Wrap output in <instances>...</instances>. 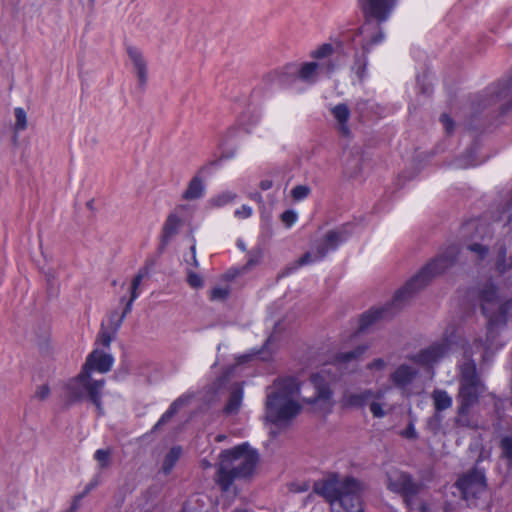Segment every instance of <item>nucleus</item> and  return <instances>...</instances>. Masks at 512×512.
I'll use <instances>...</instances> for the list:
<instances>
[{
  "mask_svg": "<svg viewBox=\"0 0 512 512\" xmlns=\"http://www.w3.org/2000/svg\"><path fill=\"white\" fill-rule=\"evenodd\" d=\"M459 256L457 245H449L426 263L413 277L399 288L393 299L380 307H371L359 317V332L367 331L380 320L391 319L417 292L424 289L435 277L454 266Z\"/></svg>",
  "mask_w": 512,
  "mask_h": 512,
  "instance_id": "obj_1",
  "label": "nucleus"
},
{
  "mask_svg": "<svg viewBox=\"0 0 512 512\" xmlns=\"http://www.w3.org/2000/svg\"><path fill=\"white\" fill-rule=\"evenodd\" d=\"M512 108V76L487 86L471 101V110L465 121L467 130L484 132L494 125L496 118Z\"/></svg>",
  "mask_w": 512,
  "mask_h": 512,
  "instance_id": "obj_2",
  "label": "nucleus"
},
{
  "mask_svg": "<svg viewBox=\"0 0 512 512\" xmlns=\"http://www.w3.org/2000/svg\"><path fill=\"white\" fill-rule=\"evenodd\" d=\"M468 295L487 320L486 348H497V338L506 329L512 312V297L502 299L499 286L492 278L471 288Z\"/></svg>",
  "mask_w": 512,
  "mask_h": 512,
  "instance_id": "obj_3",
  "label": "nucleus"
},
{
  "mask_svg": "<svg viewBox=\"0 0 512 512\" xmlns=\"http://www.w3.org/2000/svg\"><path fill=\"white\" fill-rule=\"evenodd\" d=\"M486 392V385L481 380L474 361L466 362L461 366L459 387L456 395V415L453 425L459 429L477 430L478 419L474 415V408L479 404Z\"/></svg>",
  "mask_w": 512,
  "mask_h": 512,
  "instance_id": "obj_4",
  "label": "nucleus"
},
{
  "mask_svg": "<svg viewBox=\"0 0 512 512\" xmlns=\"http://www.w3.org/2000/svg\"><path fill=\"white\" fill-rule=\"evenodd\" d=\"M258 462V451L248 443L223 450L219 455L215 481L223 492H228L235 480L250 478Z\"/></svg>",
  "mask_w": 512,
  "mask_h": 512,
  "instance_id": "obj_5",
  "label": "nucleus"
},
{
  "mask_svg": "<svg viewBox=\"0 0 512 512\" xmlns=\"http://www.w3.org/2000/svg\"><path fill=\"white\" fill-rule=\"evenodd\" d=\"M364 484L353 476L339 478L338 473H331L328 478L316 481L313 491L322 496L331 505L339 504L346 512H364L362 493Z\"/></svg>",
  "mask_w": 512,
  "mask_h": 512,
  "instance_id": "obj_6",
  "label": "nucleus"
},
{
  "mask_svg": "<svg viewBox=\"0 0 512 512\" xmlns=\"http://www.w3.org/2000/svg\"><path fill=\"white\" fill-rule=\"evenodd\" d=\"M423 488L424 484L416 481L412 474L406 471H399L395 477H389L387 482V489L401 496L407 509H418L420 512H428V506L425 502H422L416 508V497Z\"/></svg>",
  "mask_w": 512,
  "mask_h": 512,
  "instance_id": "obj_7",
  "label": "nucleus"
},
{
  "mask_svg": "<svg viewBox=\"0 0 512 512\" xmlns=\"http://www.w3.org/2000/svg\"><path fill=\"white\" fill-rule=\"evenodd\" d=\"M358 6L364 16L365 23L360 32H368L370 28L377 32L382 29L381 24L386 22L397 5V0H358Z\"/></svg>",
  "mask_w": 512,
  "mask_h": 512,
  "instance_id": "obj_8",
  "label": "nucleus"
},
{
  "mask_svg": "<svg viewBox=\"0 0 512 512\" xmlns=\"http://www.w3.org/2000/svg\"><path fill=\"white\" fill-rule=\"evenodd\" d=\"M454 485L468 506L475 505L487 488L485 472L478 467H473L459 476Z\"/></svg>",
  "mask_w": 512,
  "mask_h": 512,
  "instance_id": "obj_9",
  "label": "nucleus"
},
{
  "mask_svg": "<svg viewBox=\"0 0 512 512\" xmlns=\"http://www.w3.org/2000/svg\"><path fill=\"white\" fill-rule=\"evenodd\" d=\"M302 410L295 400H282L277 396H267L265 419L276 426L288 425Z\"/></svg>",
  "mask_w": 512,
  "mask_h": 512,
  "instance_id": "obj_10",
  "label": "nucleus"
},
{
  "mask_svg": "<svg viewBox=\"0 0 512 512\" xmlns=\"http://www.w3.org/2000/svg\"><path fill=\"white\" fill-rule=\"evenodd\" d=\"M384 39L385 33L382 29H379L377 32L365 35L361 41V49H355L351 71L356 75L360 83H363L368 76V55L372 51V48L381 44Z\"/></svg>",
  "mask_w": 512,
  "mask_h": 512,
  "instance_id": "obj_11",
  "label": "nucleus"
},
{
  "mask_svg": "<svg viewBox=\"0 0 512 512\" xmlns=\"http://www.w3.org/2000/svg\"><path fill=\"white\" fill-rule=\"evenodd\" d=\"M451 347V339L445 336L440 341H436L410 356L409 359L421 367L432 368L434 364L440 362L449 353Z\"/></svg>",
  "mask_w": 512,
  "mask_h": 512,
  "instance_id": "obj_12",
  "label": "nucleus"
},
{
  "mask_svg": "<svg viewBox=\"0 0 512 512\" xmlns=\"http://www.w3.org/2000/svg\"><path fill=\"white\" fill-rule=\"evenodd\" d=\"M353 224L346 223L337 229L329 230L321 243L317 245L319 258H325L330 251H335L346 242L353 233Z\"/></svg>",
  "mask_w": 512,
  "mask_h": 512,
  "instance_id": "obj_13",
  "label": "nucleus"
},
{
  "mask_svg": "<svg viewBox=\"0 0 512 512\" xmlns=\"http://www.w3.org/2000/svg\"><path fill=\"white\" fill-rule=\"evenodd\" d=\"M113 363L114 358L111 354L95 349L87 356L80 371V378H89L93 371L107 373L111 370Z\"/></svg>",
  "mask_w": 512,
  "mask_h": 512,
  "instance_id": "obj_14",
  "label": "nucleus"
},
{
  "mask_svg": "<svg viewBox=\"0 0 512 512\" xmlns=\"http://www.w3.org/2000/svg\"><path fill=\"white\" fill-rule=\"evenodd\" d=\"M310 382L315 388L313 397L307 399V403L314 405L318 402H329L332 399L333 391L329 382L321 373H314L310 377Z\"/></svg>",
  "mask_w": 512,
  "mask_h": 512,
  "instance_id": "obj_15",
  "label": "nucleus"
},
{
  "mask_svg": "<svg viewBox=\"0 0 512 512\" xmlns=\"http://www.w3.org/2000/svg\"><path fill=\"white\" fill-rule=\"evenodd\" d=\"M275 390L267 396H277L282 400H294L293 397L299 392V383L295 377H286L274 381Z\"/></svg>",
  "mask_w": 512,
  "mask_h": 512,
  "instance_id": "obj_16",
  "label": "nucleus"
},
{
  "mask_svg": "<svg viewBox=\"0 0 512 512\" xmlns=\"http://www.w3.org/2000/svg\"><path fill=\"white\" fill-rule=\"evenodd\" d=\"M181 220L175 213L168 215L161 231V239L158 247L159 253H163L171 239L178 233Z\"/></svg>",
  "mask_w": 512,
  "mask_h": 512,
  "instance_id": "obj_17",
  "label": "nucleus"
},
{
  "mask_svg": "<svg viewBox=\"0 0 512 512\" xmlns=\"http://www.w3.org/2000/svg\"><path fill=\"white\" fill-rule=\"evenodd\" d=\"M320 64L317 62H305L300 67L294 63L288 64L290 75H298L303 82L313 84L317 80V71Z\"/></svg>",
  "mask_w": 512,
  "mask_h": 512,
  "instance_id": "obj_18",
  "label": "nucleus"
},
{
  "mask_svg": "<svg viewBox=\"0 0 512 512\" xmlns=\"http://www.w3.org/2000/svg\"><path fill=\"white\" fill-rule=\"evenodd\" d=\"M417 376V371L407 364L399 365L390 375V381L395 387L404 389L408 387Z\"/></svg>",
  "mask_w": 512,
  "mask_h": 512,
  "instance_id": "obj_19",
  "label": "nucleus"
},
{
  "mask_svg": "<svg viewBox=\"0 0 512 512\" xmlns=\"http://www.w3.org/2000/svg\"><path fill=\"white\" fill-rule=\"evenodd\" d=\"M127 54L136 69L139 84L145 86L147 83V63L142 52L136 47L129 46L127 48Z\"/></svg>",
  "mask_w": 512,
  "mask_h": 512,
  "instance_id": "obj_20",
  "label": "nucleus"
},
{
  "mask_svg": "<svg viewBox=\"0 0 512 512\" xmlns=\"http://www.w3.org/2000/svg\"><path fill=\"white\" fill-rule=\"evenodd\" d=\"M361 34H365V32H360V28L354 31H347L340 35L339 38H337L334 42V54H337L338 56L347 57L348 56V47L351 46L354 42L356 37H358Z\"/></svg>",
  "mask_w": 512,
  "mask_h": 512,
  "instance_id": "obj_21",
  "label": "nucleus"
},
{
  "mask_svg": "<svg viewBox=\"0 0 512 512\" xmlns=\"http://www.w3.org/2000/svg\"><path fill=\"white\" fill-rule=\"evenodd\" d=\"M375 397L371 389H366L360 393H351L344 397L343 405L351 408H363Z\"/></svg>",
  "mask_w": 512,
  "mask_h": 512,
  "instance_id": "obj_22",
  "label": "nucleus"
},
{
  "mask_svg": "<svg viewBox=\"0 0 512 512\" xmlns=\"http://www.w3.org/2000/svg\"><path fill=\"white\" fill-rule=\"evenodd\" d=\"M66 396L69 403H76L83 399L85 388L79 374L70 379L65 386Z\"/></svg>",
  "mask_w": 512,
  "mask_h": 512,
  "instance_id": "obj_23",
  "label": "nucleus"
},
{
  "mask_svg": "<svg viewBox=\"0 0 512 512\" xmlns=\"http://www.w3.org/2000/svg\"><path fill=\"white\" fill-rule=\"evenodd\" d=\"M331 112L339 123V130L342 135L348 136L350 134V129L347 125L350 117L349 107L345 103H339L332 108Z\"/></svg>",
  "mask_w": 512,
  "mask_h": 512,
  "instance_id": "obj_24",
  "label": "nucleus"
},
{
  "mask_svg": "<svg viewBox=\"0 0 512 512\" xmlns=\"http://www.w3.org/2000/svg\"><path fill=\"white\" fill-rule=\"evenodd\" d=\"M185 403L186 399L184 398V396H180L176 400H174L170 404L169 408L161 415L160 419L152 427L151 433L158 431L164 424L169 422Z\"/></svg>",
  "mask_w": 512,
  "mask_h": 512,
  "instance_id": "obj_25",
  "label": "nucleus"
},
{
  "mask_svg": "<svg viewBox=\"0 0 512 512\" xmlns=\"http://www.w3.org/2000/svg\"><path fill=\"white\" fill-rule=\"evenodd\" d=\"M477 151L478 143L477 141H473L472 144L465 150V152L456 159L455 165L458 168H468L478 165L476 157Z\"/></svg>",
  "mask_w": 512,
  "mask_h": 512,
  "instance_id": "obj_26",
  "label": "nucleus"
},
{
  "mask_svg": "<svg viewBox=\"0 0 512 512\" xmlns=\"http://www.w3.org/2000/svg\"><path fill=\"white\" fill-rule=\"evenodd\" d=\"M242 400H243V389L240 387L234 388L229 394L227 403L223 408V413L225 415L237 414L240 410Z\"/></svg>",
  "mask_w": 512,
  "mask_h": 512,
  "instance_id": "obj_27",
  "label": "nucleus"
},
{
  "mask_svg": "<svg viewBox=\"0 0 512 512\" xmlns=\"http://www.w3.org/2000/svg\"><path fill=\"white\" fill-rule=\"evenodd\" d=\"M432 400L434 411L442 413L443 411L451 408L453 400L452 397L448 394L446 390L443 389H435L432 392Z\"/></svg>",
  "mask_w": 512,
  "mask_h": 512,
  "instance_id": "obj_28",
  "label": "nucleus"
},
{
  "mask_svg": "<svg viewBox=\"0 0 512 512\" xmlns=\"http://www.w3.org/2000/svg\"><path fill=\"white\" fill-rule=\"evenodd\" d=\"M204 190L203 180L199 176H194L183 192L182 198L189 201L199 199L203 196Z\"/></svg>",
  "mask_w": 512,
  "mask_h": 512,
  "instance_id": "obj_29",
  "label": "nucleus"
},
{
  "mask_svg": "<svg viewBox=\"0 0 512 512\" xmlns=\"http://www.w3.org/2000/svg\"><path fill=\"white\" fill-rule=\"evenodd\" d=\"M512 268V257H507V248L505 244L500 245L497 252L495 269L500 274H505Z\"/></svg>",
  "mask_w": 512,
  "mask_h": 512,
  "instance_id": "obj_30",
  "label": "nucleus"
},
{
  "mask_svg": "<svg viewBox=\"0 0 512 512\" xmlns=\"http://www.w3.org/2000/svg\"><path fill=\"white\" fill-rule=\"evenodd\" d=\"M181 454L182 448L180 446H173L167 452L162 462V472L165 475H168L172 471V469L180 459Z\"/></svg>",
  "mask_w": 512,
  "mask_h": 512,
  "instance_id": "obj_31",
  "label": "nucleus"
},
{
  "mask_svg": "<svg viewBox=\"0 0 512 512\" xmlns=\"http://www.w3.org/2000/svg\"><path fill=\"white\" fill-rule=\"evenodd\" d=\"M367 349L368 347L366 345H358L350 351L337 353L335 355V361L341 364H346L353 360H358L363 356Z\"/></svg>",
  "mask_w": 512,
  "mask_h": 512,
  "instance_id": "obj_32",
  "label": "nucleus"
},
{
  "mask_svg": "<svg viewBox=\"0 0 512 512\" xmlns=\"http://www.w3.org/2000/svg\"><path fill=\"white\" fill-rule=\"evenodd\" d=\"M136 299L137 298H133V295L130 294V298L126 302L125 307L123 309V312L120 314V316L118 317V319L115 322H114V316H117V311H113L110 314L109 321H110L111 329H113V333L114 334H116L118 332V330L120 329V327H121L125 317L127 316V314H129L131 312L132 306H133V302Z\"/></svg>",
  "mask_w": 512,
  "mask_h": 512,
  "instance_id": "obj_33",
  "label": "nucleus"
},
{
  "mask_svg": "<svg viewBox=\"0 0 512 512\" xmlns=\"http://www.w3.org/2000/svg\"><path fill=\"white\" fill-rule=\"evenodd\" d=\"M88 400L95 405L97 416L101 417L104 415V408L102 403V392L94 389L89 384H83Z\"/></svg>",
  "mask_w": 512,
  "mask_h": 512,
  "instance_id": "obj_34",
  "label": "nucleus"
},
{
  "mask_svg": "<svg viewBox=\"0 0 512 512\" xmlns=\"http://www.w3.org/2000/svg\"><path fill=\"white\" fill-rule=\"evenodd\" d=\"M499 448L501 457L507 461L509 467H512V434L505 435L500 439Z\"/></svg>",
  "mask_w": 512,
  "mask_h": 512,
  "instance_id": "obj_35",
  "label": "nucleus"
},
{
  "mask_svg": "<svg viewBox=\"0 0 512 512\" xmlns=\"http://www.w3.org/2000/svg\"><path fill=\"white\" fill-rule=\"evenodd\" d=\"M237 195L231 191H225L218 195L213 196L209 200V204L212 207L220 208L229 203H232L236 199Z\"/></svg>",
  "mask_w": 512,
  "mask_h": 512,
  "instance_id": "obj_36",
  "label": "nucleus"
},
{
  "mask_svg": "<svg viewBox=\"0 0 512 512\" xmlns=\"http://www.w3.org/2000/svg\"><path fill=\"white\" fill-rule=\"evenodd\" d=\"M443 419L444 416L442 413L434 411V413L426 420V429L433 435L439 434L442 429Z\"/></svg>",
  "mask_w": 512,
  "mask_h": 512,
  "instance_id": "obj_37",
  "label": "nucleus"
},
{
  "mask_svg": "<svg viewBox=\"0 0 512 512\" xmlns=\"http://www.w3.org/2000/svg\"><path fill=\"white\" fill-rule=\"evenodd\" d=\"M324 258H319V253L316 250V252L313 254L311 252H305L295 263L292 267L289 268L290 272H293L297 270L299 267L309 265L315 262H319L323 260Z\"/></svg>",
  "mask_w": 512,
  "mask_h": 512,
  "instance_id": "obj_38",
  "label": "nucleus"
},
{
  "mask_svg": "<svg viewBox=\"0 0 512 512\" xmlns=\"http://www.w3.org/2000/svg\"><path fill=\"white\" fill-rule=\"evenodd\" d=\"M263 257V251L261 248L257 247L254 248L247 253V262L243 266L242 270L248 271L254 266L258 265Z\"/></svg>",
  "mask_w": 512,
  "mask_h": 512,
  "instance_id": "obj_39",
  "label": "nucleus"
},
{
  "mask_svg": "<svg viewBox=\"0 0 512 512\" xmlns=\"http://www.w3.org/2000/svg\"><path fill=\"white\" fill-rule=\"evenodd\" d=\"M288 64L285 65L280 71H276L275 75L277 77V81L281 86H288L294 83L297 79H299L298 75H290L288 73Z\"/></svg>",
  "mask_w": 512,
  "mask_h": 512,
  "instance_id": "obj_40",
  "label": "nucleus"
},
{
  "mask_svg": "<svg viewBox=\"0 0 512 512\" xmlns=\"http://www.w3.org/2000/svg\"><path fill=\"white\" fill-rule=\"evenodd\" d=\"M334 45L332 43H324L317 49L313 50L310 56L314 59H324L334 54Z\"/></svg>",
  "mask_w": 512,
  "mask_h": 512,
  "instance_id": "obj_41",
  "label": "nucleus"
},
{
  "mask_svg": "<svg viewBox=\"0 0 512 512\" xmlns=\"http://www.w3.org/2000/svg\"><path fill=\"white\" fill-rule=\"evenodd\" d=\"M147 274H148V268L144 267V268H141L138 271V273L133 277L132 282H131V289H130V294L133 295V298H138L139 297L138 288H139L143 278Z\"/></svg>",
  "mask_w": 512,
  "mask_h": 512,
  "instance_id": "obj_42",
  "label": "nucleus"
},
{
  "mask_svg": "<svg viewBox=\"0 0 512 512\" xmlns=\"http://www.w3.org/2000/svg\"><path fill=\"white\" fill-rule=\"evenodd\" d=\"M311 193V188L307 185H296L291 190V197L295 201L306 199Z\"/></svg>",
  "mask_w": 512,
  "mask_h": 512,
  "instance_id": "obj_43",
  "label": "nucleus"
},
{
  "mask_svg": "<svg viewBox=\"0 0 512 512\" xmlns=\"http://www.w3.org/2000/svg\"><path fill=\"white\" fill-rule=\"evenodd\" d=\"M111 451L110 449H98L94 453V459L98 462L101 469L109 466Z\"/></svg>",
  "mask_w": 512,
  "mask_h": 512,
  "instance_id": "obj_44",
  "label": "nucleus"
},
{
  "mask_svg": "<svg viewBox=\"0 0 512 512\" xmlns=\"http://www.w3.org/2000/svg\"><path fill=\"white\" fill-rule=\"evenodd\" d=\"M14 114L16 119L15 129L17 131L25 130L27 128V114L25 110L21 107H17L14 110Z\"/></svg>",
  "mask_w": 512,
  "mask_h": 512,
  "instance_id": "obj_45",
  "label": "nucleus"
},
{
  "mask_svg": "<svg viewBox=\"0 0 512 512\" xmlns=\"http://www.w3.org/2000/svg\"><path fill=\"white\" fill-rule=\"evenodd\" d=\"M186 281L188 285L193 289H200L204 286L203 278L192 270H187Z\"/></svg>",
  "mask_w": 512,
  "mask_h": 512,
  "instance_id": "obj_46",
  "label": "nucleus"
},
{
  "mask_svg": "<svg viewBox=\"0 0 512 512\" xmlns=\"http://www.w3.org/2000/svg\"><path fill=\"white\" fill-rule=\"evenodd\" d=\"M280 219L287 228H290L297 221L298 215L293 209H288L281 214Z\"/></svg>",
  "mask_w": 512,
  "mask_h": 512,
  "instance_id": "obj_47",
  "label": "nucleus"
},
{
  "mask_svg": "<svg viewBox=\"0 0 512 512\" xmlns=\"http://www.w3.org/2000/svg\"><path fill=\"white\" fill-rule=\"evenodd\" d=\"M467 248L470 251L476 253L480 260L485 259V257L487 256V254L489 252L488 246L483 245L481 243H471V244L468 245Z\"/></svg>",
  "mask_w": 512,
  "mask_h": 512,
  "instance_id": "obj_48",
  "label": "nucleus"
},
{
  "mask_svg": "<svg viewBox=\"0 0 512 512\" xmlns=\"http://www.w3.org/2000/svg\"><path fill=\"white\" fill-rule=\"evenodd\" d=\"M229 296V289L222 287H214L210 292V300H225Z\"/></svg>",
  "mask_w": 512,
  "mask_h": 512,
  "instance_id": "obj_49",
  "label": "nucleus"
},
{
  "mask_svg": "<svg viewBox=\"0 0 512 512\" xmlns=\"http://www.w3.org/2000/svg\"><path fill=\"white\" fill-rule=\"evenodd\" d=\"M440 122L442 123L446 134L451 135L454 132L455 122L447 113L441 114Z\"/></svg>",
  "mask_w": 512,
  "mask_h": 512,
  "instance_id": "obj_50",
  "label": "nucleus"
},
{
  "mask_svg": "<svg viewBox=\"0 0 512 512\" xmlns=\"http://www.w3.org/2000/svg\"><path fill=\"white\" fill-rule=\"evenodd\" d=\"M114 335L115 334L113 332L110 333L109 331L105 330L104 327L102 326L98 334L97 341L100 342L104 347H109Z\"/></svg>",
  "mask_w": 512,
  "mask_h": 512,
  "instance_id": "obj_51",
  "label": "nucleus"
},
{
  "mask_svg": "<svg viewBox=\"0 0 512 512\" xmlns=\"http://www.w3.org/2000/svg\"><path fill=\"white\" fill-rule=\"evenodd\" d=\"M369 408L375 418H383L386 415L382 405L378 402H371Z\"/></svg>",
  "mask_w": 512,
  "mask_h": 512,
  "instance_id": "obj_52",
  "label": "nucleus"
},
{
  "mask_svg": "<svg viewBox=\"0 0 512 512\" xmlns=\"http://www.w3.org/2000/svg\"><path fill=\"white\" fill-rule=\"evenodd\" d=\"M252 208L246 204H243L240 208L234 212L235 217L240 219L249 218L252 215Z\"/></svg>",
  "mask_w": 512,
  "mask_h": 512,
  "instance_id": "obj_53",
  "label": "nucleus"
},
{
  "mask_svg": "<svg viewBox=\"0 0 512 512\" xmlns=\"http://www.w3.org/2000/svg\"><path fill=\"white\" fill-rule=\"evenodd\" d=\"M79 379L81 380L80 377H79ZM82 382H83V384H89L94 389L99 390L100 392H102V389H103V387L105 385V380L104 379L94 380V379L91 378V375H89V378H87V379H82Z\"/></svg>",
  "mask_w": 512,
  "mask_h": 512,
  "instance_id": "obj_54",
  "label": "nucleus"
},
{
  "mask_svg": "<svg viewBox=\"0 0 512 512\" xmlns=\"http://www.w3.org/2000/svg\"><path fill=\"white\" fill-rule=\"evenodd\" d=\"M401 435L407 439H417L418 434L413 423H409L407 427L401 432Z\"/></svg>",
  "mask_w": 512,
  "mask_h": 512,
  "instance_id": "obj_55",
  "label": "nucleus"
},
{
  "mask_svg": "<svg viewBox=\"0 0 512 512\" xmlns=\"http://www.w3.org/2000/svg\"><path fill=\"white\" fill-rule=\"evenodd\" d=\"M49 395H50V387L48 384H43V385L39 386L35 393V396L39 400H45L46 398H48Z\"/></svg>",
  "mask_w": 512,
  "mask_h": 512,
  "instance_id": "obj_56",
  "label": "nucleus"
},
{
  "mask_svg": "<svg viewBox=\"0 0 512 512\" xmlns=\"http://www.w3.org/2000/svg\"><path fill=\"white\" fill-rule=\"evenodd\" d=\"M85 496L81 493L74 496L73 501L70 505V507L67 509V512H77V510L80 507V502Z\"/></svg>",
  "mask_w": 512,
  "mask_h": 512,
  "instance_id": "obj_57",
  "label": "nucleus"
},
{
  "mask_svg": "<svg viewBox=\"0 0 512 512\" xmlns=\"http://www.w3.org/2000/svg\"><path fill=\"white\" fill-rule=\"evenodd\" d=\"M512 208V189H511V199L510 201L505 205L504 209H503V215L506 216V223L505 224H510L512 222V215L510 213V210Z\"/></svg>",
  "mask_w": 512,
  "mask_h": 512,
  "instance_id": "obj_58",
  "label": "nucleus"
},
{
  "mask_svg": "<svg viewBox=\"0 0 512 512\" xmlns=\"http://www.w3.org/2000/svg\"><path fill=\"white\" fill-rule=\"evenodd\" d=\"M386 366L385 361L382 358H376L368 364L369 369L382 370Z\"/></svg>",
  "mask_w": 512,
  "mask_h": 512,
  "instance_id": "obj_59",
  "label": "nucleus"
},
{
  "mask_svg": "<svg viewBox=\"0 0 512 512\" xmlns=\"http://www.w3.org/2000/svg\"><path fill=\"white\" fill-rule=\"evenodd\" d=\"M480 226H481V225L479 224V222H478V221H476V220H470V221H468V222H466V223L464 224L463 229H464L465 231H469V230H471V229H475V230L478 232V230H479V227H480Z\"/></svg>",
  "mask_w": 512,
  "mask_h": 512,
  "instance_id": "obj_60",
  "label": "nucleus"
},
{
  "mask_svg": "<svg viewBox=\"0 0 512 512\" xmlns=\"http://www.w3.org/2000/svg\"><path fill=\"white\" fill-rule=\"evenodd\" d=\"M97 485H98V482L96 480L89 482L85 486V488L81 492V494L84 495V496L88 495L90 493V491H92L93 489H95L97 487Z\"/></svg>",
  "mask_w": 512,
  "mask_h": 512,
  "instance_id": "obj_61",
  "label": "nucleus"
},
{
  "mask_svg": "<svg viewBox=\"0 0 512 512\" xmlns=\"http://www.w3.org/2000/svg\"><path fill=\"white\" fill-rule=\"evenodd\" d=\"M259 186L263 191L269 190L273 186V181L269 179H264L260 182Z\"/></svg>",
  "mask_w": 512,
  "mask_h": 512,
  "instance_id": "obj_62",
  "label": "nucleus"
},
{
  "mask_svg": "<svg viewBox=\"0 0 512 512\" xmlns=\"http://www.w3.org/2000/svg\"><path fill=\"white\" fill-rule=\"evenodd\" d=\"M190 250H191V254H192V255H191V260H192V263H191V264H192L194 267H196V268H197V267L199 266V263H198V260H197V258H196V247H195V245L191 246Z\"/></svg>",
  "mask_w": 512,
  "mask_h": 512,
  "instance_id": "obj_63",
  "label": "nucleus"
},
{
  "mask_svg": "<svg viewBox=\"0 0 512 512\" xmlns=\"http://www.w3.org/2000/svg\"><path fill=\"white\" fill-rule=\"evenodd\" d=\"M337 67V64H335L333 61H329L326 65V69L329 73H332Z\"/></svg>",
  "mask_w": 512,
  "mask_h": 512,
  "instance_id": "obj_64",
  "label": "nucleus"
}]
</instances>
